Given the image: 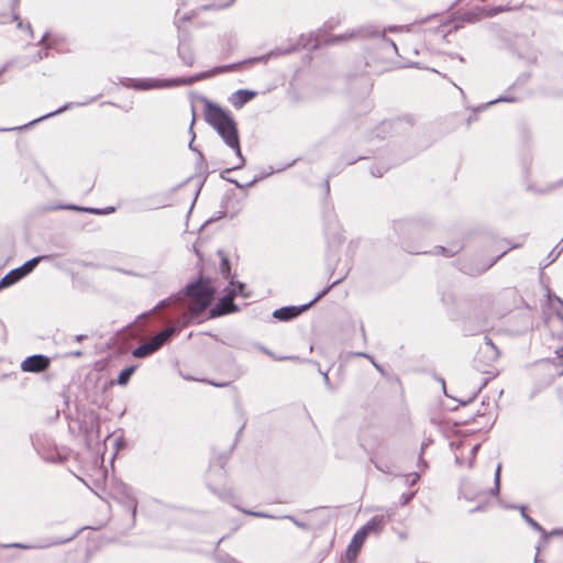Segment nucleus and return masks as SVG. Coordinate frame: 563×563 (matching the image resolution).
<instances>
[{"label":"nucleus","instance_id":"obj_1","mask_svg":"<svg viewBox=\"0 0 563 563\" xmlns=\"http://www.w3.org/2000/svg\"><path fill=\"white\" fill-rule=\"evenodd\" d=\"M214 292L216 290L209 279H198L187 285L183 291L161 300L151 312L172 306H186L187 309L179 320L173 324L181 330L211 305Z\"/></svg>","mask_w":563,"mask_h":563},{"label":"nucleus","instance_id":"obj_2","mask_svg":"<svg viewBox=\"0 0 563 563\" xmlns=\"http://www.w3.org/2000/svg\"><path fill=\"white\" fill-rule=\"evenodd\" d=\"M205 101V119L217 131L224 144L230 147L240 159V165H233L231 169H241L246 159L242 154L238 124L234 118L219 104L208 99Z\"/></svg>","mask_w":563,"mask_h":563},{"label":"nucleus","instance_id":"obj_3","mask_svg":"<svg viewBox=\"0 0 563 563\" xmlns=\"http://www.w3.org/2000/svg\"><path fill=\"white\" fill-rule=\"evenodd\" d=\"M234 68V65H228L222 67H217L210 71H205L198 74L194 77L189 78H170V79H155V78H143V79H132L124 78L121 84L126 88H133L135 90H151V89H162V88H172L176 86H189L195 81L208 78L214 74L228 71Z\"/></svg>","mask_w":563,"mask_h":563},{"label":"nucleus","instance_id":"obj_4","mask_svg":"<svg viewBox=\"0 0 563 563\" xmlns=\"http://www.w3.org/2000/svg\"><path fill=\"white\" fill-rule=\"evenodd\" d=\"M405 26L399 25H389L383 30L374 26V25H364L358 29L352 30L350 32L340 34V35H333L325 40V43L328 45H335L342 42H346L353 38H369V37H377L380 38L383 48L386 52H393L395 54L398 53L397 45L395 42L388 37L385 36L386 32H397L402 31Z\"/></svg>","mask_w":563,"mask_h":563},{"label":"nucleus","instance_id":"obj_5","mask_svg":"<svg viewBox=\"0 0 563 563\" xmlns=\"http://www.w3.org/2000/svg\"><path fill=\"white\" fill-rule=\"evenodd\" d=\"M180 332L179 327L169 325L158 332L156 335L140 344L132 351V355L136 358H145L157 352L164 344L169 342L173 336Z\"/></svg>","mask_w":563,"mask_h":563},{"label":"nucleus","instance_id":"obj_6","mask_svg":"<svg viewBox=\"0 0 563 563\" xmlns=\"http://www.w3.org/2000/svg\"><path fill=\"white\" fill-rule=\"evenodd\" d=\"M341 280H335L330 286L325 287L322 291H320L310 302L301 305V306H286L276 309L273 312V317L276 318L279 321H289L298 317L300 313L308 310L311 306H313L318 300H320L324 295L328 294V291L338 285Z\"/></svg>","mask_w":563,"mask_h":563},{"label":"nucleus","instance_id":"obj_7","mask_svg":"<svg viewBox=\"0 0 563 563\" xmlns=\"http://www.w3.org/2000/svg\"><path fill=\"white\" fill-rule=\"evenodd\" d=\"M234 287L227 295H224L219 302L211 309V317H219L232 311L236 310V306L233 303V299L236 295H242L246 297L244 294L245 285L242 283H231Z\"/></svg>","mask_w":563,"mask_h":563},{"label":"nucleus","instance_id":"obj_8","mask_svg":"<svg viewBox=\"0 0 563 563\" xmlns=\"http://www.w3.org/2000/svg\"><path fill=\"white\" fill-rule=\"evenodd\" d=\"M114 498L120 505L131 512L132 520L134 521L137 511V500L133 489L130 486L122 484L118 487Z\"/></svg>","mask_w":563,"mask_h":563},{"label":"nucleus","instance_id":"obj_9","mask_svg":"<svg viewBox=\"0 0 563 563\" xmlns=\"http://www.w3.org/2000/svg\"><path fill=\"white\" fill-rule=\"evenodd\" d=\"M51 361L47 356L42 354H35L27 356L21 363V369L27 373H41L48 368Z\"/></svg>","mask_w":563,"mask_h":563},{"label":"nucleus","instance_id":"obj_10","mask_svg":"<svg viewBox=\"0 0 563 563\" xmlns=\"http://www.w3.org/2000/svg\"><path fill=\"white\" fill-rule=\"evenodd\" d=\"M95 99H96V98H90V99H88V100H86V101L76 102V103H75V102H68V103L64 104L63 107L58 108L57 110L52 111V112H49V113H46V114H44V115H42V117H40V118H37V119H34V120H32L29 124H25V125H23V126H20L19 129H26L27 126H30V125H34V124H36V123H38V122H41V121H43V120H45V119H48V118H52V117L57 115V114H59V113H63V112H65L66 110L71 109L73 107H84V106H87V104L91 103ZM16 129H18V128L0 129V132H4V131H13V130H16Z\"/></svg>","mask_w":563,"mask_h":563},{"label":"nucleus","instance_id":"obj_11","mask_svg":"<svg viewBox=\"0 0 563 563\" xmlns=\"http://www.w3.org/2000/svg\"><path fill=\"white\" fill-rule=\"evenodd\" d=\"M385 525L386 517L384 515L374 516L363 527H361L358 531L363 532V534L367 538L372 533L378 534L383 530Z\"/></svg>","mask_w":563,"mask_h":563},{"label":"nucleus","instance_id":"obj_12","mask_svg":"<svg viewBox=\"0 0 563 563\" xmlns=\"http://www.w3.org/2000/svg\"><path fill=\"white\" fill-rule=\"evenodd\" d=\"M366 540V537L363 534V532H360L358 530L354 533L347 549H346V553H345V556H346V560L349 562H353L360 550L362 549L364 542Z\"/></svg>","mask_w":563,"mask_h":563},{"label":"nucleus","instance_id":"obj_13","mask_svg":"<svg viewBox=\"0 0 563 563\" xmlns=\"http://www.w3.org/2000/svg\"><path fill=\"white\" fill-rule=\"evenodd\" d=\"M256 96V91L240 89L232 93L229 101L235 109H241L245 103L250 102Z\"/></svg>","mask_w":563,"mask_h":563},{"label":"nucleus","instance_id":"obj_14","mask_svg":"<svg viewBox=\"0 0 563 563\" xmlns=\"http://www.w3.org/2000/svg\"><path fill=\"white\" fill-rule=\"evenodd\" d=\"M77 534H78V532L74 533L69 538H66V539H63V540L62 539H57V540H54V541H52V542H49L47 544L11 543V544H7V545H3V547L4 548H16V549H23V550L45 549V548H48V547L59 545V544L69 542L73 539H75L77 537Z\"/></svg>","mask_w":563,"mask_h":563},{"label":"nucleus","instance_id":"obj_15","mask_svg":"<svg viewBox=\"0 0 563 563\" xmlns=\"http://www.w3.org/2000/svg\"><path fill=\"white\" fill-rule=\"evenodd\" d=\"M485 357L488 362V364L495 362L499 356V351L493 343V341L488 338H485V343L479 347L478 356L476 361L479 360V357Z\"/></svg>","mask_w":563,"mask_h":563},{"label":"nucleus","instance_id":"obj_16","mask_svg":"<svg viewBox=\"0 0 563 563\" xmlns=\"http://www.w3.org/2000/svg\"><path fill=\"white\" fill-rule=\"evenodd\" d=\"M240 510L246 515H251V516L258 517V518H271V519L277 518L276 516H273V515H269V514L263 512V511H252V510H246V509H240ZM279 518L290 520L294 525H296L298 528H300L302 530H309V526L307 523L299 521L294 516L286 515V516L279 517Z\"/></svg>","mask_w":563,"mask_h":563},{"label":"nucleus","instance_id":"obj_17","mask_svg":"<svg viewBox=\"0 0 563 563\" xmlns=\"http://www.w3.org/2000/svg\"><path fill=\"white\" fill-rule=\"evenodd\" d=\"M514 508H517V509H519L521 511V517L523 518V520L532 529H534L536 531L540 532L541 536H542V539L544 541L548 539V532L534 519H532L529 515H527L525 506H514Z\"/></svg>","mask_w":563,"mask_h":563},{"label":"nucleus","instance_id":"obj_18","mask_svg":"<svg viewBox=\"0 0 563 563\" xmlns=\"http://www.w3.org/2000/svg\"><path fill=\"white\" fill-rule=\"evenodd\" d=\"M22 278L23 277L18 268L10 271L0 279V290L14 285Z\"/></svg>","mask_w":563,"mask_h":563},{"label":"nucleus","instance_id":"obj_19","mask_svg":"<svg viewBox=\"0 0 563 563\" xmlns=\"http://www.w3.org/2000/svg\"><path fill=\"white\" fill-rule=\"evenodd\" d=\"M45 258H47V257L46 256H36V257H33V258L26 261L23 265L18 267L22 277H25L26 275H29L37 266V264Z\"/></svg>","mask_w":563,"mask_h":563},{"label":"nucleus","instance_id":"obj_20","mask_svg":"<svg viewBox=\"0 0 563 563\" xmlns=\"http://www.w3.org/2000/svg\"><path fill=\"white\" fill-rule=\"evenodd\" d=\"M562 251H563V239L548 254V256L544 260V262L540 264L541 267L545 268L549 265H551L552 263H554L558 260V257L560 256V254L562 253Z\"/></svg>","mask_w":563,"mask_h":563},{"label":"nucleus","instance_id":"obj_21","mask_svg":"<svg viewBox=\"0 0 563 563\" xmlns=\"http://www.w3.org/2000/svg\"><path fill=\"white\" fill-rule=\"evenodd\" d=\"M178 55L187 66H191L194 64L195 58L189 45L180 43L178 46Z\"/></svg>","mask_w":563,"mask_h":563},{"label":"nucleus","instance_id":"obj_22","mask_svg":"<svg viewBox=\"0 0 563 563\" xmlns=\"http://www.w3.org/2000/svg\"><path fill=\"white\" fill-rule=\"evenodd\" d=\"M137 366L136 365H131V366H128L125 367L123 371L120 372V374L118 375V378H117V383L120 385V386H125L128 385L131 376L134 374V372L136 371Z\"/></svg>","mask_w":563,"mask_h":563},{"label":"nucleus","instance_id":"obj_23","mask_svg":"<svg viewBox=\"0 0 563 563\" xmlns=\"http://www.w3.org/2000/svg\"><path fill=\"white\" fill-rule=\"evenodd\" d=\"M461 246L454 245L453 247L446 249L444 246H435L431 252L433 255H444L446 257H451L457 254L461 251Z\"/></svg>","mask_w":563,"mask_h":563},{"label":"nucleus","instance_id":"obj_24","mask_svg":"<svg viewBox=\"0 0 563 563\" xmlns=\"http://www.w3.org/2000/svg\"><path fill=\"white\" fill-rule=\"evenodd\" d=\"M232 170H233V169H231V168H227L225 170H223V172L221 173V178H222V179H225V180H228V181H230V183H232V184H234V186H235L236 188H240V189H242V188H251V187H253V186H254L258 180H261V178L255 177L253 180H251V181H250V183H247L246 185H242V184H241V183H239L238 180H235V179H231V178H228V177L225 176L228 173H230V172H232Z\"/></svg>","mask_w":563,"mask_h":563},{"label":"nucleus","instance_id":"obj_25","mask_svg":"<svg viewBox=\"0 0 563 563\" xmlns=\"http://www.w3.org/2000/svg\"><path fill=\"white\" fill-rule=\"evenodd\" d=\"M506 254V251H504L499 256H497L493 262H490L489 264L481 267V268H475V269H466L464 268V272L467 273V274H472V275H479L484 272H486L489 267H492L501 256H504Z\"/></svg>","mask_w":563,"mask_h":563},{"label":"nucleus","instance_id":"obj_26","mask_svg":"<svg viewBox=\"0 0 563 563\" xmlns=\"http://www.w3.org/2000/svg\"><path fill=\"white\" fill-rule=\"evenodd\" d=\"M64 208L70 209V210H79V211L88 212V213H92V214H103V212H104V210L99 209V208L77 207L75 205H68V206H65Z\"/></svg>","mask_w":563,"mask_h":563},{"label":"nucleus","instance_id":"obj_27","mask_svg":"<svg viewBox=\"0 0 563 563\" xmlns=\"http://www.w3.org/2000/svg\"><path fill=\"white\" fill-rule=\"evenodd\" d=\"M373 462L378 471L385 474H394L393 467L385 463L380 457L377 456Z\"/></svg>","mask_w":563,"mask_h":563},{"label":"nucleus","instance_id":"obj_28","mask_svg":"<svg viewBox=\"0 0 563 563\" xmlns=\"http://www.w3.org/2000/svg\"><path fill=\"white\" fill-rule=\"evenodd\" d=\"M211 475H212V472L209 473V484L208 485H209L210 489H212V492L214 494H217L220 498H227L228 496H230L229 488H227V487L217 488L212 485Z\"/></svg>","mask_w":563,"mask_h":563},{"label":"nucleus","instance_id":"obj_29","mask_svg":"<svg viewBox=\"0 0 563 563\" xmlns=\"http://www.w3.org/2000/svg\"><path fill=\"white\" fill-rule=\"evenodd\" d=\"M471 484L470 481H464L461 485V494L468 500L475 498V494L471 490Z\"/></svg>","mask_w":563,"mask_h":563},{"label":"nucleus","instance_id":"obj_30","mask_svg":"<svg viewBox=\"0 0 563 563\" xmlns=\"http://www.w3.org/2000/svg\"><path fill=\"white\" fill-rule=\"evenodd\" d=\"M500 472H501V464L497 465L496 472H495V486L490 489V494L496 496L499 494V487H500Z\"/></svg>","mask_w":563,"mask_h":563},{"label":"nucleus","instance_id":"obj_31","mask_svg":"<svg viewBox=\"0 0 563 563\" xmlns=\"http://www.w3.org/2000/svg\"><path fill=\"white\" fill-rule=\"evenodd\" d=\"M516 101H517V98H515V97L503 96V97H499L495 100L487 102L485 107H488V106L497 103V102H516Z\"/></svg>","mask_w":563,"mask_h":563},{"label":"nucleus","instance_id":"obj_32","mask_svg":"<svg viewBox=\"0 0 563 563\" xmlns=\"http://www.w3.org/2000/svg\"><path fill=\"white\" fill-rule=\"evenodd\" d=\"M288 52L289 51H286V52L271 51L267 55H263L261 57L254 58V60H256V62H266L272 56H278L280 54L288 53Z\"/></svg>","mask_w":563,"mask_h":563},{"label":"nucleus","instance_id":"obj_33","mask_svg":"<svg viewBox=\"0 0 563 563\" xmlns=\"http://www.w3.org/2000/svg\"><path fill=\"white\" fill-rule=\"evenodd\" d=\"M218 561H219V563H241L236 559H234L228 554H219Z\"/></svg>","mask_w":563,"mask_h":563},{"label":"nucleus","instance_id":"obj_34","mask_svg":"<svg viewBox=\"0 0 563 563\" xmlns=\"http://www.w3.org/2000/svg\"><path fill=\"white\" fill-rule=\"evenodd\" d=\"M560 186H563V179L560 180L559 183L556 184H552V185H549L548 187L543 188V189H539L538 192L539 194H547V192H551L553 191L554 189L559 188Z\"/></svg>","mask_w":563,"mask_h":563},{"label":"nucleus","instance_id":"obj_35","mask_svg":"<svg viewBox=\"0 0 563 563\" xmlns=\"http://www.w3.org/2000/svg\"><path fill=\"white\" fill-rule=\"evenodd\" d=\"M220 268H221V272L223 274H227L230 272V264H229V260L227 257H222L221 258V265H220Z\"/></svg>","mask_w":563,"mask_h":563},{"label":"nucleus","instance_id":"obj_36","mask_svg":"<svg viewBox=\"0 0 563 563\" xmlns=\"http://www.w3.org/2000/svg\"><path fill=\"white\" fill-rule=\"evenodd\" d=\"M194 123H195V114L192 115V120H191L190 128H189V131L192 134L191 140L189 142V148L192 151H196V148L194 147V141H195V136H196L194 133Z\"/></svg>","mask_w":563,"mask_h":563},{"label":"nucleus","instance_id":"obj_37","mask_svg":"<svg viewBox=\"0 0 563 563\" xmlns=\"http://www.w3.org/2000/svg\"><path fill=\"white\" fill-rule=\"evenodd\" d=\"M420 477V474L418 472L416 473H412L410 475L407 476V481L409 483V485H413Z\"/></svg>","mask_w":563,"mask_h":563},{"label":"nucleus","instance_id":"obj_38","mask_svg":"<svg viewBox=\"0 0 563 563\" xmlns=\"http://www.w3.org/2000/svg\"><path fill=\"white\" fill-rule=\"evenodd\" d=\"M503 10H504V9H503L501 7H493V8H490V9L488 10L487 15H488V16H494V15H496V14L500 13Z\"/></svg>","mask_w":563,"mask_h":563},{"label":"nucleus","instance_id":"obj_39","mask_svg":"<svg viewBox=\"0 0 563 563\" xmlns=\"http://www.w3.org/2000/svg\"><path fill=\"white\" fill-rule=\"evenodd\" d=\"M478 449H479V444H475L471 449V455H472V459H471V462H470V466L471 467L473 466V461H474V459L476 456V453H477Z\"/></svg>","mask_w":563,"mask_h":563},{"label":"nucleus","instance_id":"obj_40","mask_svg":"<svg viewBox=\"0 0 563 563\" xmlns=\"http://www.w3.org/2000/svg\"><path fill=\"white\" fill-rule=\"evenodd\" d=\"M413 495H415L413 493L408 494V495H406V494L401 495V497H400L401 504L407 505L412 499Z\"/></svg>","mask_w":563,"mask_h":563},{"label":"nucleus","instance_id":"obj_41","mask_svg":"<svg viewBox=\"0 0 563 563\" xmlns=\"http://www.w3.org/2000/svg\"><path fill=\"white\" fill-rule=\"evenodd\" d=\"M12 20L16 22V27H18V29H22V21H21V19H20L19 13H16V12H14V11H13Z\"/></svg>","mask_w":563,"mask_h":563},{"label":"nucleus","instance_id":"obj_42","mask_svg":"<svg viewBox=\"0 0 563 563\" xmlns=\"http://www.w3.org/2000/svg\"><path fill=\"white\" fill-rule=\"evenodd\" d=\"M13 65V60L7 62L1 68H0V77Z\"/></svg>","mask_w":563,"mask_h":563},{"label":"nucleus","instance_id":"obj_43","mask_svg":"<svg viewBox=\"0 0 563 563\" xmlns=\"http://www.w3.org/2000/svg\"><path fill=\"white\" fill-rule=\"evenodd\" d=\"M529 77H530L529 74H527V73L522 74L521 76L518 77L516 84H523V82H526L529 79Z\"/></svg>","mask_w":563,"mask_h":563},{"label":"nucleus","instance_id":"obj_44","mask_svg":"<svg viewBox=\"0 0 563 563\" xmlns=\"http://www.w3.org/2000/svg\"><path fill=\"white\" fill-rule=\"evenodd\" d=\"M21 30H25L31 35V37H33V29H32V25L30 23H26V24L22 23V29Z\"/></svg>","mask_w":563,"mask_h":563},{"label":"nucleus","instance_id":"obj_45","mask_svg":"<svg viewBox=\"0 0 563 563\" xmlns=\"http://www.w3.org/2000/svg\"><path fill=\"white\" fill-rule=\"evenodd\" d=\"M356 356H360V357H366L368 358L369 361H373V356L367 354V353H364V352H357L355 353Z\"/></svg>","mask_w":563,"mask_h":563},{"label":"nucleus","instance_id":"obj_46","mask_svg":"<svg viewBox=\"0 0 563 563\" xmlns=\"http://www.w3.org/2000/svg\"><path fill=\"white\" fill-rule=\"evenodd\" d=\"M275 361H284V360H291L292 357L291 356H278V355H275L273 354L272 356Z\"/></svg>","mask_w":563,"mask_h":563},{"label":"nucleus","instance_id":"obj_47","mask_svg":"<svg viewBox=\"0 0 563 563\" xmlns=\"http://www.w3.org/2000/svg\"><path fill=\"white\" fill-rule=\"evenodd\" d=\"M47 49H48V46L46 47L45 52H43V53H42V52H40V53L37 54V59H38V60H40V59H43L44 57H47V56H48V52H47Z\"/></svg>","mask_w":563,"mask_h":563},{"label":"nucleus","instance_id":"obj_48","mask_svg":"<svg viewBox=\"0 0 563 563\" xmlns=\"http://www.w3.org/2000/svg\"><path fill=\"white\" fill-rule=\"evenodd\" d=\"M560 534H563V530H561V529H554V530H552L550 533H548V537H549V536H560Z\"/></svg>","mask_w":563,"mask_h":563},{"label":"nucleus","instance_id":"obj_49","mask_svg":"<svg viewBox=\"0 0 563 563\" xmlns=\"http://www.w3.org/2000/svg\"><path fill=\"white\" fill-rule=\"evenodd\" d=\"M383 174H384V170H382V169L372 170V175L375 177H382Z\"/></svg>","mask_w":563,"mask_h":563},{"label":"nucleus","instance_id":"obj_50","mask_svg":"<svg viewBox=\"0 0 563 563\" xmlns=\"http://www.w3.org/2000/svg\"><path fill=\"white\" fill-rule=\"evenodd\" d=\"M84 339H86L85 334H78V335L75 336V341L76 342H81Z\"/></svg>","mask_w":563,"mask_h":563},{"label":"nucleus","instance_id":"obj_51","mask_svg":"<svg viewBox=\"0 0 563 563\" xmlns=\"http://www.w3.org/2000/svg\"><path fill=\"white\" fill-rule=\"evenodd\" d=\"M47 37H48V33H45V34L42 36V38L40 40L38 44H41V45H42V44H44V43L46 42Z\"/></svg>","mask_w":563,"mask_h":563},{"label":"nucleus","instance_id":"obj_52","mask_svg":"<svg viewBox=\"0 0 563 563\" xmlns=\"http://www.w3.org/2000/svg\"><path fill=\"white\" fill-rule=\"evenodd\" d=\"M261 350H262L265 354L269 355L271 357H272V356H273V354H274L273 352H271L269 350H267V349H266V347H264V346H261Z\"/></svg>","mask_w":563,"mask_h":563},{"label":"nucleus","instance_id":"obj_53","mask_svg":"<svg viewBox=\"0 0 563 563\" xmlns=\"http://www.w3.org/2000/svg\"><path fill=\"white\" fill-rule=\"evenodd\" d=\"M261 350H262L265 354L269 355L271 357H272V356H273V354H274L273 352H271L269 350H267V349H266V347H264V346H261Z\"/></svg>","mask_w":563,"mask_h":563},{"label":"nucleus","instance_id":"obj_54","mask_svg":"<svg viewBox=\"0 0 563 563\" xmlns=\"http://www.w3.org/2000/svg\"><path fill=\"white\" fill-rule=\"evenodd\" d=\"M213 386H217V387H225L229 385V383H211Z\"/></svg>","mask_w":563,"mask_h":563},{"label":"nucleus","instance_id":"obj_55","mask_svg":"<svg viewBox=\"0 0 563 563\" xmlns=\"http://www.w3.org/2000/svg\"><path fill=\"white\" fill-rule=\"evenodd\" d=\"M103 210H104L103 214H108V213H110V212H113V211H114V208H113V207H108V208H106V209H103Z\"/></svg>","mask_w":563,"mask_h":563},{"label":"nucleus","instance_id":"obj_56","mask_svg":"<svg viewBox=\"0 0 563 563\" xmlns=\"http://www.w3.org/2000/svg\"><path fill=\"white\" fill-rule=\"evenodd\" d=\"M373 363V365L375 366V368L379 372H383L382 367L375 362V360L373 358V361H371Z\"/></svg>","mask_w":563,"mask_h":563},{"label":"nucleus","instance_id":"obj_57","mask_svg":"<svg viewBox=\"0 0 563 563\" xmlns=\"http://www.w3.org/2000/svg\"><path fill=\"white\" fill-rule=\"evenodd\" d=\"M419 466H422L423 468L427 467V462L423 461L421 457L419 459Z\"/></svg>","mask_w":563,"mask_h":563},{"label":"nucleus","instance_id":"obj_58","mask_svg":"<svg viewBox=\"0 0 563 563\" xmlns=\"http://www.w3.org/2000/svg\"><path fill=\"white\" fill-rule=\"evenodd\" d=\"M323 379H324L325 384L329 386L330 382H329V376L327 373L323 374Z\"/></svg>","mask_w":563,"mask_h":563},{"label":"nucleus","instance_id":"obj_59","mask_svg":"<svg viewBox=\"0 0 563 563\" xmlns=\"http://www.w3.org/2000/svg\"><path fill=\"white\" fill-rule=\"evenodd\" d=\"M73 356L79 357L82 355L81 351H76L71 353Z\"/></svg>","mask_w":563,"mask_h":563},{"label":"nucleus","instance_id":"obj_60","mask_svg":"<svg viewBox=\"0 0 563 563\" xmlns=\"http://www.w3.org/2000/svg\"><path fill=\"white\" fill-rule=\"evenodd\" d=\"M233 2H234V0H229L225 4L220 5L219 8H227V7H229L230 4H232Z\"/></svg>","mask_w":563,"mask_h":563},{"label":"nucleus","instance_id":"obj_61","mask_svg":"<svg viewBox=\"0 0 563 563\" xmlns=\"http://www.w3.org/2000/svg\"><path fill=\"white\" fill-rule=\"evenodd\" d=\"M190 19H191V16H190V15L185 14L180 20H181V21H189Z\"/></svg>","mask_w":563,"mask_h":563},{"label":"nucleus","instance_id":"obj_62","mask_svg":"<svg viewBox=\"0 0 563 563\" xmlns=\"http://www.w3.org/2000/svg\"><path fill=\"white\" fill-rule=\"evenodd\" d=\"M19 4V0H13V3H12V10L14 11L15 8L18 7Z\"/></svg>","mask_w":563,"mask_h":563},{"label":"nucleus","instance_id":"obj_63","mask_svg":"<svg viewBox=\"0 0 563 563\" xmlns=\"http://www.w3.org/2000/svg\"><path fill=\"white\" fill-rule=\"evenodd\" d=\"M386 512H387V515H386L387 519H389L394 515V512L391 510H386Z\"/></svg>","mask_w":563,"mask_h":563},{"label":"nucleus","instance_id":"obj_64","mask_svg":"<svg viewBox=\"0 0 563 563\" xmlns=\"http://www.w3.org/2000/svg\"><path fill=\"white\" fill-rule=\"evenodd\" d=\"M426 445H427V443H422V445H421V454L423 453Z\"/></svg>","mask_w":563,"mask_h":563}]
</instances>
